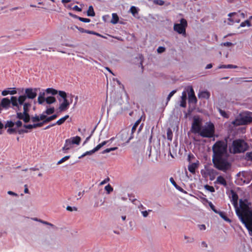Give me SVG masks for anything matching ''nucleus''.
<instances>
[{"label":"nucleus","instance_id":"nucleus-55","mask_svg":"<svg viewBox=\"0 0 252 252\" xmlns=\"http://www.w3.org/2000/svg\"><path fill=\"white\" fill-rule=\"evenodd\" d=\"M222 45L226 47H230L233 45V44L230 42H223L221 44Z\"/></svg>","mask_w":252,"mask_h":252},{"label":"nucleus","instance_id":"nucleus-9","mask_svg":"<svg viewBox=\"0 0 252 252\" xmlns=\"http://www.w3.org/2000/svg\"><path fill=\"white\" fill-rule=\"evenodd\" d=\"M202 129V119L198 116L193 118L191 130L193 133L199 134Z\"/></svg>","mask_w":252,"mask_h":252},{"label":"nucleus","instance_id":"nucleus-61","mask_svg":"<svg viewBox=\"0 0 252 252\" xmlns=\"http://www.w3.org/2000/svg\"><path fill=\"white\" fill-rule=\"evenodd\" d=\"M188 94L189 95H192V94H195L194 90L192 87H190L189 88V91L188 93Z\"/></svg>","mask_w":252,"mask_h":252},{"label":"nucleus","instance_id":"nucleus-41","mask_svg":"<svg viewBox=\"0 0 252 252\" xmlns=\"http://www.w3.org/2000/svg\"><path fill=\"white\" fill-rule=\"evenodd\" d=\"M105 189L107 191L108 193H109L113 191V189L111 185L108 184L105 187Z\"/></svg>","mask_w":252,"mask_h":252},{"label":"nucleus","instance_id":"nucleus-64","mask_svg":"<svg viewBox=\"0 0 252 252\" xmlns=\"http://www.w3.org/2000/svg\"><path fill=\"white\" fill-rule=\"evenodd\" d=\"M68 96L70 97V100L69 101L70 104L72 102L73 98L74 97V95L72 94H70Z\"/></svg>","mask_w":252,"mask_h":252},{"label":"nucleus","instance_id":"nucleus-63","mask_svg":"<svg viewBox=\"0 0 252 252\" xmlns=\"http://www.w3.org/2000/svg\"><path fill=\"white\" fill-rule=\"evenodd\" d=\"M15 125L17 127H21L22 126V123L20 121H18L16 122Z\"/></svg>","mask_w":252,"mask_h":252},{"label":"nucleus","instance_id":"nucleus-32","mask_svg":"<svg viewBox=\"0 0 252 252\" xmlns=\"http://www.w3.org/2000/svg\"><path fill=\"white\" fill-rule=\"evenodd\" d=\"M107 143V141H104L102 142V143L99 144L97 145L94 149V151L95 152L97 151H98L102 147L104 146L106 143Z\"/></svg>","mask_w":252,"mask_h":252},{"label":"nucleus","instance_id":"nucleus-19","mask_svg":"<svg viewBox=\"0 0 252 252\" xmlns=\"http://www.w3.org/2000/svg\"><path fill=\"white\" fill-rule=\"evenodd\" d=\"M170 180V182H171V183L173 185V186L177 189H178V190L181 191V192H183L184 191V189L181 188L180 187V186H179L175 182V181H174V179L173 177H171L169 179Z\"/></svg>","mask_w":252,"mask_h":252},{"label":"nucleus","instance_id":"nucleus-56","mask_svg":"<svg viewBox=\"0 0 252 252\" xmlns=\"http://www.w3.org/2000/svg\"><path fill=\"white\" fill-rule=\"evenodd\" d=\"M32 120L33 122H36L39 121V116H35L32 118Z\"/></svg>","mask_w":252,"mask_h":252},{"label":"nucleus","instance_id":"nucleus-57","mask_svg":"<svg viewBox=\"0 0 252 252\" xmlns=\"http://www.w3.org/2000/svg\"><path fill=\"white\" fill-rule=\"evenodd\" d=\"M110 180V179L109 177H107V178L105 179L103 181L100 182V185H103L105 184H106L107 182H108Z\"/></svg>","mask_w":252,"mask_h":252},{"label":"nucleus","instance_id":"nucleus-2","mask_svg":"<svg viewBox=\"0 0 252 252\" xmlns=\"http://www.w3.org/2000/svg\"><path fill=\"white\" fill-rule=\"evenodd\" d=\"M37 89L27 88L25 90V94L20 95L18 98L16 96H12V108L15 107L18 111L20 110V108L22 104L26 101L27 98L34 99L37 95Z\"/></svg>","mask_w":252,"mask_h":252},{"label":"nucleus","instance_id":"nucleus-1","mask_svg":"<svg viewBox=\"0 0 252 252\" xmlns=\"http://www.w3.org/2000/svg\"><path fill=\"white\" fill-rule=\"evenodd\" d=\"M212 162L217 169L226 172L231 167V163L228 160L227 141L218 140L212 147Z\"/></svg>","mask_w":252,"mask_h":252},{"label":"nucleus","instance_id":"nucleus-29","mask_svg":"<svg viewBox=\"0 0 252 252\" xmlns=\"http://www.w3.org/2000/svg\"><path fill=\"white\" fill-rule=\"evenodd\" d=\"M45 101L47 104H50L55 102L56 99L54 96H48L45 99Z\"/></svg>","mask_w":252,"mask_h":252},{"label":"nucleus","instance_id":"nucleus-40","mask_svg":"<svg viewBox=\"0 0 252 252\" xmlns=\"http://www.w3.org/2000/svg\"><path fill=\"white\" fill-rule=\"evenodd\" d=\"M70 158V156H65L62 159H61L57 163V164H60L62 163H63V162H64L65 161L67 160V159H68L69 158Z\"/></svg>","mask_w":252,"mask_h":252},{"label":"nucleus","instance_id":"nucleus-12","mask_svg":"<svg viewBox=\"0 0 252 252\" xmlns=\"http://www.w3.org/2000/svg\"><path fill=\"white\" fill-rule=\"evenodd\" d=\"M228 16L229 17L228 19V20L229 21V25H232L234 23H239L240 20L235 12L229 13Z\"/></svg>","mask_w":252,"mask_h":252},{"label":"nucleus","instance_id":"nucleus-4","mask_svg":"<svg viewBox=\"0 0 252 252\" xmlns=\"http://www.w3.org/2000/svg\"><path fill=\"white\" fill-rule=\"evenodd\" d=\"M23 105V112L21 113L19 112L17 108L15 107L14 109L17 111L16 117L19 120H23L25 123H28L30 120V116L29 114L30 108L32 106V104L30 102H24L22 104Z\"/></svg>","mask_w":252,"mask_h":252},{"label":"nucleus","instance_id":"nucleus-59","mask_svg":"<svg viewBox=\"0 0 252 252\" xmlns=\"http://www.w3.org/2000/svg\"><path fill=\"white\" fill-rule=\"evenodd\" d=\"M72 9L77 11L80 12L82 11V9L79 7L77 5H75L72 7Z\"/></svg>","mask_w":252,"mask_h":252},{"label":"nucleus","instance_id":"nucleus-5","mask_svg":"<svg viewBox=\"0 0 252 252\" xmlns=\"http://www.w3.org/2000/svg\"><path fill=\"white\" fill-rule=\"evenodd\" d=\"M232 153L233 154L243 153L247 150L249 146L248 144L243 139H236L233 141Z\"/></svg>","mask_w":252,"mask_h":252},{"label":"nucleus","instance_id":"nucleus-54","mask_svg":"<svg viewBox=\"0 0 252 252\" xmlns=\"http://www.w3.org/2000/svg\"><path fill=\"white\" fill-rule=\"evenodd\" d=\"M152 212L151 210H148V211H142V214L144 217H147L148 215V212Z\"/></svg>","mask_w":252,"mask_h":252},{"label":"nucleus","instance_id":"nucleus-36","mask_svg":"<svg viewBox=\"0 0 252 252\" xmlns=\"http://www.w3.org/2000/svg\"><path fill=\"white\" fill-rule=\"evenodd\" d=\"M204 188L206 190H207L211 192H214L215 191V189L213 186H211L206 185L204 186Z\"/></svg>","mask_w":252,"mask_h":252},{"label":"nucleus","instance_id":"nucleus-43","mask_svg":"<svg viewBox=\"0 0 252 252\" xmlns=\"http://www.w3.org/2000/svg\"><path fill=\"white\" fill-rule=\"evenodd\" d=\"M219 112H220V115L224 118H228V114L224 111H223L221 109H219Z\"/></svg>","mask_w":252,"mask_h":252},{"label":"nucleus","instance_id":"nucleus-33","mask_svg":"<svg viewBox=\"0 0 252 252\" xmlns=\"http://www.w3.org/2000/svg\"><path fill=\"white\" fill-rule=\"evenodd\" d=\"M57 117H58V116L57 114H54V115H52L51 116L46 118V119H45L44 120V122L47 123L55 119Z\"/></svg>","mask_w":252,"mask_h":252},{"label":"nucleus","instance_id":"nucleus-24","mask_svg":"<svg viewBox=\"0 0 252 252\" xmlns=\"http://www.w3.org/2000/svg\"><path fill=\"white\" fill-rule=\"evenodd\" d=\"M217 214H218L220 217L222 218L224 220H225L227 222H230L231 220L229 219L225 214V213L221 211H218Z\"/></svg>","mask_w":252,"mask_h":252},{"label":"nucleus","instance_id":"nucleus-62","mask_svg":"<svg viewBox=\"0 0 252 252\" xmlns=\"http://www.w3.org/2000/svg\"><path fill=\"white\" fill-rule=\"evenodd\" d=\"M237 66L233 64L226 65V68H236Z\"/></svg>","mask_w":252,"mask_h":252},{"label":"nucleus","instance_id":"nucleus-46","mask_svg":"<svg viewBox=\"0 0 252 252\" xmlns=\"http://www.w3.org/2000/svg\"><path fill=\"white\" fill-rule=\"evenodd\" d=\"M209 205L211 208V209L215 213H217L219 211L216 209L215 206L213 204V203L211 202H209Z\"/></svg>","mask_w":252,"mask_h":252},{"label":"nucleus","instance_id":"nucleus-14","mask_svg":"<svg viewBox=\"0 0 252 252\" xmlns=\"http://www.w3.org/2000/svg\"><path fill=\"white\" fill-rule=\"evenodd\" d=\"M214 183L215 184H219L222 185L224 187H226L227 186V182L225 179L221 175L217 177V180L214 182Z\"/></svg>","mask_w":252,"mask_h":252},{"label":"nucleus","instance_id":"nucleus-23","mask_svg":"<svg viewBox=\"0 0 252 252\" xmlns=\"http://www.w3.org/2000/svg\"><path fill=\"white\" fill-rule=\"evenodd\" d=\"M139 9L134 6H131L129 11L132 14V15L134 17H136V15L138 14Z\"/></svg>","mask_w":252,"mask_h":252},{"label":"nucleus","instance_id":"nucleus-47","mask_svg":"<svg viewBox=\"0 0 252 252\" xmlns=\"http://www.w3.org/2000/svg\"><path fill=\"white\" fill-rule=\"evenodd\" d=\"M176 92V90H173L172 92H171L169 94H168L167 97V101H169L171 97L174 95V94Z\"/></svg>","mask_w":252,"mask_h":252},{"label":"nucleus","instance_id":"nucleus-37","mask_svg":"<svg viewBox=\"0 0 252 252\" xmlns=\"http://www.w3.org/2000/svg\"><path fill=\"white\" fill-rule=\"evenodd\" d=\"M246 25H247L248 26L250 27L251 26V22H250L249 20H246L245 21L243 22H242L241 24H240V27H245Z\"/></svg>","mask_w":252,"mask_h":252},{"label":"nucleus","instance_id":"nucleus-28","mask_svg":"<svg viewBox=\"0 0 252 252\" xmlns=\"http://www.w3.org/2000/svg\"><path fill=\"white\" fill-rule=\"evenodd\" d=\"M71 141L73 144L79 145L81 141V138L79 136H76L73 137Z\"/></svg>","mask_w":252,"mask_h":252},{"label":"nucleus","instance_id":"nucleus-8","mask_svg":"<svg viewBox=\"0 0 252 252\" xmlns=\"http://www.w3.org/2000/svg\"><path fill=\"white\" fill-rule=\"evenodd\" d=\"M188 23L187 20L184 18H182L180 20V23L175 24L173 28L174 30L178 33L185 35L186 34V29Z\"/></svg>","mask_w":252,"mask_h":252},{"label":"nucleus","instance_id":"nucleus-27","mask_svg":"<svg viewBox=\"0 0 252 252\" xmlns=\"http://www.w3.org/2000/svg\"><path fill=\"white\" fill-rule=\"evenodd\" d=\"M196 168H197L196 164L195 163H193L189 166L188 169H189V171L190 172H191V173H194Z\"/></svg>","mask_w":252,"mask_h":252},{"label":"nucleus","instance_id":"nucleus-30","mask_svg":"<svg viewBox=\"0 0 252 252\" xmlns=\"http://www.w3.org/2000/svg\"><path fill=\"white\" fill-rule=\"evenodd\" d=\"M119 19V17L117 14L116 13H113L111 22L113 24H116L118 22Z\"/></svg>","mask_w":252,"mask_h":252},{"label":"nucleus","instance_id":"nucleus-16","mask_svg":"<svg viewBox=\"0 0 252 252\" xmlns=\"http://www.w3.org/2000/svg\"><path fill=\"white\" fill-rule=\"evenodd\" d=\"M186 100H187V93L186 91H183L182 93L181 101L180 106L182 107H186Z\"/></svg>","mask_w":252,"mask_h":252},{"label":"nucleus","instance_id":"nucleus-21","mask_svg":"<svg viewBox=\"0 0 252 252\" xmlns=\"http://www.w3.org/2000/svg\"><path fill=\"white\" fill-rule=\"evenodd\" d=\"M45 92H46L47 94H51L52 95H56L57 94H59V91H58L57 90L52 88H47L45 90Z\"/></svg>","mask_w":252,"mask_h":252},{"label":"nucleus","instance_id":"nucleus-6","mask_svg":"<svg viewBox=\"0 0 252 252\" xmlns=\"http://www.w3.org/2000/svg\"><path fill=\"white\" fill-rule=\"evenodd\" d=\"M215 128L214 125L209 122L207 126L202 128L199 133V135L202 137L212 138L215 135Z\"/></svg>","mask_w":252,"mask_h":252},{"label":"nucleus","instance_id":"nucleus-17","mask_svg":"<svg viewBox=\"0 0 252 252\" xmlns=\"http://www.w3.org/2000/svg\"><path fill=\"white\" fill-rule=\"evenodd\" d=\"M232 202L234 206H237L238 204V196L237 194L233 191H232Z\"/></svg>","mask_w":252,"mask_h":252},{"label":"nucleus","instance_id":"nucleus-42","mask_svg":"<svg viewBox=\"0 0 252 252\" xmlns=\"http://www.w3.org/2000/svg\"><path fill=\"white\" fill-rule=\"evenodd\" d=\"M117 149H118L117 147H113V148H107V149H106L105 150H104L102 153L103 154L109 153L111 151H115V150H117Z\"/></svg>","mask_w":252,"mask_h":252},{"label":"nucleus","instance_id":"nucleus-3","mask_svg":"<svg viewBox=\"0 0 252 252\" xmlns=\"http://www.w3.org/2000/svg\"><path fill=\"white\" fill-rule=\"evenodd\" d=\"M236 212L242 223L245 224L246 227L251 232L252 235V209L240 212V210L237 208Z\"/></svg>","mask_w":252,"mask_h":252},{"label":"nucleus","instance_id":"nucleus-45","mask_svg":"<svg viewBox=\"0 0 252 252\" xmlns=\"http://www.w3.org/2000/svg\"><path fill=\"white\" fill-rule=\"evenodd\" d=\"M246 158L248 160L252 161V152H248L246 155Z\"/></svg>","mask_w":252,"mask_h":252},{"label":"nucleus","instance_id":"nucleus-52","mask_svg":"<svg viewBox=\"0 0 252 252\" xmlns=\"http://www.w3.org/2000/svg\"><path fill=\"white\" fill-rule=\"evenodd\" d=\"M245 79L244 78H235V82L237 84H240L242 82H243V80Z\"/></svg>","mask_w":252,"mask_h":252},{"label":"nucleus","instance_id":"nucleus-13","mask_svg":"<svg viewBox=\"0 0 252 252\" xmlns=\"http://www.w3.org/2000/svg\"><path fill=\"white\" fill-rule=\"evenodd\" d=\"M239 203L241 208V210H240V212L247 211L249 210L252 209L249 207V204L247 199H245L244 200L241 199L239 201Z\"/></svg>","mask_w":252,"mask_h":252},{"label":"nucleus","instance_id":"nucleus-7","mask_svg":"<svg viewBox=\"0 0 252 252\" xmlns=\"http://www.w3.org/2000/svg\"><path fill=\"white\" fill-rule=\"evenodd\" d=\"M59 95L63 99V102L60 104L59 109L60 112L65 111L69 108L70 105L69 100L66 98L67 94L64 91H59Z\"/></svg>","mask_w":252,"mask_h":252},{"label":"nucleus","instance_id":"nucleus-20","mask_svg":"<svg viewBox=\"0 0 252 252\" xmlns=\"http://www.w3.org/2000/svg\"><path fill=\"white\" fill-rule=\"evenodd\" d=\"M69 118V115H66L63 117V118L59 119L58 121L56 122V123H54L55 125H61L64 123V122Z\"/></svg>","mask_w":252,"mask_h":252},{"label":"nucleus","instance_id":"nucleus-11","mask_svg":"<svg viewBox=\"0 0 252 252\" xmlns=\"http://www.w3.org/2000/svg\"><path fill=\"white\" fill-rule=\"evenodd\" d=\"M1 106L2 108L5 109H8L10 107V104L12 105V96L10 99L7 97L3 98L1 100Z\"/></svg>","mask_w":252,"mask_h":252},{"label":"nucleus","instance_id":"nucleus-22","mask_svg":"<svg viewBox=\"0 0 252 252\" xmlns=\"http://www.w3.org/2000/svg\"><path fill=\"white\" fill-rule=\"evenodd\" d=\"M45 93H40L39 96L38 97V102L39 104H42L45 101V99L44 97Z\"/></svg>","mask_w":252,"mask_h":252},{"label":"nucleus","instance_id":"nucleus-18","mask_svg":"<svg viewBox=\"0 0 252 252\" xmlns=\"http://www.w3.org/2000/svg\"><path fill=\"white\" fill-rule=\"evenodd\" d=\"M16 93H17V91L15 90V88H13V90L12 91H9V90H3L1 93V94L3 96H6L9 94L13 95V94H16Z\"/></svg>","mask_w":252,"mask_h":252},{"label":"nucleus","instance_id":"nucleus-35","mask_svg":"<svg viewBox=\"0 0 252 252\" xmlns=\"http://www.w3.org/2000/svg\"><path fill=\"white\" fill-rule=\"evenodd\" d=\"M75 17L77 18L79 21L84 22V23H89L91 21L90 19L88 18H85L83 17H80L77 16H75Z\"/></svg>","mask_w":252,"mask_h":252},{"label":"nucleus","instance_id":"nucleus-58","mask_svg":"<svg viewBox=\"0 0 252 252\" xmlns=\"http://www.w3.org/2000/svg\"><path fill=\"white\" fill-rule=\"evenodd\" d=\"M24 127H25L26 128H27V129H32V128H35L34 126H33V125H25L24 126Z\"/></svg>","mask_w":252,"mask_h":252},{"label":"nucleus","instance_id":"nucleus-10","mask_svg":"<svg viewBox=\"0 0 252 252\" xmlns=\"http://www.w3.org/2000/svg\"><path fill=\"white\" fill-rule=\"evenodd\" d=\"M252 123V112H249L235 120L234 124L237 125H246Z\"/></svg>","mask_w":252,"mask_h":252},{"label":"nucleus","instance_id":"nucleus-34","mask_svg":"<svg viewBox=\"0 0 252 252\" xmlns=\"http://www.w3.org/2000/svg\"><path fill=\"white\" fill-rule=\"evenodd\" d=\"M173 133L171 129L168 128L167 131V139L171 141L172 139Z\"/></svg>","mask_w":252,"mask_h":252},{"label":"nucleus","instance_id":"nucleus-39","mask_svg":"<svg viewBox=\"0 0 252 252\" xmlns=\"http://www.w3.org/2000/svg\"><path fill=\"white\" fill-rule=\"evenodd\" d=\"M55 111V109L54 107L48 108L46 109V110L44 112V113H46L47 115H50L53 114Z\"/></svg>","mask_w":252,"mask_h":252},{"label":"nucleus","instance_id":"nucleus-49","mask_svg":"<svg viewBox=\"0 0 252 252\" xmlns=\"http://www.w3.org/2000/svg\"><path fill=\"white\" fill-rule=\"evenodd\" d=\"M154 3L159 5H163L164 4V1L162 0H155Z\"/></svg>","mask_w":252,"mask_h":252},{"label":"nucleus","instance_id":"nucleus-44","mask_svg":"<svg viewBox=\"0 0 252 252\" xmlns=\"http://www.w3.org/2000/svg\"><path fill=\"white\" fill-rule=\"evenodd\" d=\"M64 144L67 146V147H68L70 149L71 148V145L73 144L71 143L70 139H67L65 140Z\"/></svg>","mask_w":252,"mask_h":252},{"label":"nucleus","instance_id":"nucleus-25","mask_svg":"<svg viewBox=\"0 0 252 252\" xmlns=\"http://www.w3.org/2000/svg\"><path fill=\"white\" fill-rule=\"evenodd\" d=\"M197 102V99L195 94L189 95V102L196 104Z\"/></svg>","mask_w":252,"mask_h":252},{"label":"nucleus","instance_id":"nucleus-38","mask_svg":"<svg viewBox=\"0 0 252 252\" xmlns=\"http://www.w3.org/2000/svg\"><path fill=\"white\" fill-rule=\"evenodd\" d=\"M14 126V123L13 122L10 121H7L6 123V124H5L4 127H5V128H7V127L11 128V127H12Z\"/></svg>","mask_w":252,"mask_h":252},{"label":"nucleus","instance_id":"nucleus-26","mask_svg":"<svg viewBox=\"0 0 252 252\" xmlns=\"http://www.w3.org/2000/svg\"><path fill=\"white\" fill-rule=\"evenodd\" d=\"M142 118V116H141L138 120H137L136 121V122L135 123V124H134V125L133 126L132 129H131L132 133H134L135 132V131L136 130L137 127L139 125V124L140 123V122L141 121Z\"/></svg>","mask_w":252,"mask_h":252},{"label":"nucleus","instance_id":"nucleus-53","mask_svg":"<svg viewBox=\"0 0 252 252\" xmlns=\"http://www.w3.org/2000/svg\"><path fill=\"white\" fill-rule=\"evenodd\" d=\"M94 152H95L94 151V149H93L92 150H91L90 151H87L85 153H84L82 156V157H84V156H85L87 155H91L93 154V153H94Z\"/></svg>","mask_w":252,"mask_h":252},{"label":"nucleus","instance_id":"nucleus-15","mask_svg":"<svg viewBox=\"0 0 252 252\" xmlns=\"http://www.w3.org/2000/svg\"><path fill=\"white\" fill-rule=\"evenodd\" d=\"M210 96V94L207 91H201L198 94V97L199 98L209 99Z\"/></svg>","mask_w":252,"mask_h":252},{"label":"nucleus","instance_id":"nucleus-48","mask_svg":"<svg viewBox=\"0 0 252 252\" xmlns=\"http://www.w3.org/2000/svg\"><path fill=\"white\" fill-rule=\"evenodd\" d=\"M165 51V48L162 46H159L157 49V52L158 53H162Z\"/></svg>","mask_w":252,"mask_h":252},{"label":"nucleus","instance_id":"nucleus-60","mask_svg":"<svg viewBox=\"0 0 252 252\" xmlns=\"http://www.w3.org/2000/svg\"><path fill=\"white\" fill-rule=\"evenodd\" d=\"M39 116V121L40 120H43L44 121L45 119H46V116L44 115V114H42L40 115Z\"/></svg>","mask_w":252,"mask_h":252},{"label":"nucleus","instance_id":"nucleus-31","mask_svg":"<svg viewBox=\"0 0 252 252\" xmlns=\"http://www.w3.org/2000/svg\"><path fill=\"white\" fill-rule=\"evenodd\" d=\"M87 15L88 16H94L95 15V12L94 10L93 7L92 5H90L87 11Z\"/></svg>","mask_w":252,"mask_h":252},{"label":"nucleus","instance_id":"nucleus-51","mask_svg":"<svg viewBox=\"0 0 252 252\" xmlns=\"http://www.w3.org/2000/svg\"><path fill=\"white\" fill-rule=\"evenodd\" d=\"M44 124H46V123H44V121H43L42 122H41V123H36V124H33V126H34V127L35 128H36L37 127H41Z\"/></svg>","mask_w":252,"mask_h":252},{"label":"nucleus","instance_id":"nucleus-50","mask_svg":"<svg viewBox=\"0 0 252 252\" xmlns=\"http://www.w3.org/2000/svg\"><path fill=\"white\" fill-rule=\"evenodd\" d=\"M16 131V129L12 128V127L8 128L7 130V133L9 134H12V133H15Z\"/></svg>","mask_w":252,"mask_h":252}]
</instances>
